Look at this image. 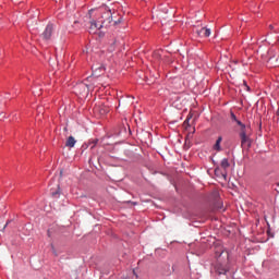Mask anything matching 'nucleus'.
Returning a JSON list of instances; mask_svg holds the SVG:
<instances>
[{"instance_id": "f257e3e1", "label": "nucleus", "mask_w": 279, "mask_h": 279, "mask_svg": "<svg viewBox=\"0 0 279 279\" xmlns=\"http://www.w3.org/2000/svg\"><path fill=\"white\" fill-rule=\"evenodd\" d=\"M250 130L246 128L240 129L238 136L240 137V147L243 149H250L252 147V140L250 138Z\"/></svg>"}, {"instance_id": "f03ea898", "label": "nucleus", "mask_w": 279, "mask_h": 279, "mask_svg": "<svg viewBox=\"0 0 279 279\" xmlns=\"http://www.w3.org/2000/svg\"><path fill=\"white\" fill-rule=\"evenodd\" d=\"M95 23L104 25V26L111 25V23H113V17H112L111 11L107 10L106 12H104L101 17H99V21H95Z\"/></svg>"}, {"instance_id": "7ed1b4c3", "label": "nucleus", "mask_w": 279, "mask_h": 279, "mask_svg": "<svg viewBox=\"0 0 279 279\" xmlns=\"http://www.w3.org/2000/svg\"><path fill=\"white\" fill-rule=\"evenodd\" d=\"M75 89H76V95L83 96V97L88 96V92H90V87L85 83H81L76 85Z\"/></svg>"}, {"instance_id": "20e7f679", "label": "nucleus", "mask_w": 279, "mask_h": 279, "mask_svg": "<svg viewBox=\"0 0 279 279\" xmlns=\"http://www.w3.org/2000/svg\"><path fill=\"white\" fill-rule=\"evenodd\" d=\"M111 26V24H98L97 22H95V20L90 21V27H89V33L90 34H96L99 29L101 28H109Z\"/></svg>"}, {"instance_id": "39448f33", "label": "nucleus", "mask_w": 279, "mask_h": 279, "mask_svg": "<svg viewBox=\"0 0 279 279\" xmlns=\"http://www.w3.org/2000/svg\"><path fill=\"white\" fill-rule=\"evenodd\" d=\"M53 35V24L46 25L44 33H41V39L45 41L51 40V36Z\"/></svg>"}, {"instance_id": "423d86ee", "label": "nucleus", "mask_w": 279, "mask_h": 279, "mask_svg": "<svg viewBox=\"0 0 279 279\" xmlns=\"http://www.w3.org/2000/svg\"><path fill=\"white\" fill-rule=\"evenodd\" d=\"M196 35L201 38L210 37V28L201 27V29L196 31Z\"/></svg>"}, {"instance_id": "0eeeda50", "label": "nucleus", "mask_w": 279, "mask_h": 279, "mask_svg": "<svg viewBox=\"0 0 279 279\" xmlns=\"http://www.w3.org/2000/svg\"><path fill=\"white\" fill-rule=\"evenodd\" d=\"M231 122H234L238 126H240V130H243V129L250 130V128L245 126V124H243V122H240L235 118V114H233V112H231Z\"/></svg>"}, {"instance_id": "6e6552de", "label": "nucleus", "mask_w": 279, "mask_h": 279, "mask_svg": "<svg viewBox=\"0 0 279 279\" xmlns=\"http://www.w3.org/2000/svg\"><path fill=\"white\" fill-rule=\"evenodd\" d=\"M76 145V140L74 136L66 137V142L64 143V147L73 148Z\"/></svg>"}, {"instance_id": "1a4fd4ad", "label": "nucleus", "mask_w": 279, "mask_h": 279, "mask_svg": "<svg viewBox=\"0 0 279 279\" xmlns=\"http://www.w3.org/2000/svg\"><path fill=\"white\" fill-rule=\"evenodd\" d=\"M101 73H104V66L99 65H94L93 66V76L97 77L99 75H101Z\"/></svg>"}, {"instance_id": "9d476101", "label": "nucleus", "mask_w": 279, "mask_h": 279, "mask_svg": "<svg viewBox=\"0 0 279 279\" xmlns=\"http://www.w3.org/2000/svg\"><path fill=\"white\" fill-rule=\"evenodd\" d=\"M219 144H221V136L217 137V141L215 142L213 149H215L216 151H220L221 147L219 146Z\"/></svg>"}, {"instance_id": "9b49d317", "label": "nucleus", "mask_w": 279, "mask_h": 279, "mask_svg": "<svg viewBox=\"0 0 279 279\" xmlns=\"http://www.w3.org/2000/svg\"><path fill=\"white\" fill-rule=\"evenodd\" d=\"M219 167H222V169H225V170L229 169V167H230L229 159H227V158L222 159V162L219 163Z\"/></svg>"}, {"instance_id": "f8f14e48", "label": "nucleus", "mask_w": 279, "mask_h": 279, "mask_svg": "<svg viewBox=\"0 0 279 279\" xmlns=\"http://www.w3.org/2000/svg\"><path fill=\"white\" fill-rule=\"evenodd\" d=\"M216 271H217L218 275L227 274V269L225 267H221V266H217Z\"/></svg>"}, {"instance_id": "ddd939ff", "label": "nucleus", "mask_w": 279, "mask_h": 279, "mask_svg": "<svg viewBox=\"0 0 279 279\" xmlns=\"http://www.w3.org/2000/svg\"><path fill=\"white\" fill-rule=\"evenodd\" d=\"M51 196H53V198L60 197V189L58 187V189H56V191H52Z\"/></svg>"}, {"instance_id": "4468645a", "label": "nucleus", "mask_w": 279, "mask_h": 279, "mask_svg": "<svg viewBox=\"0 0 279 279\" xmlns=\"http://www.w3.org/2000/svg\"><path fill=\"white\" fill-rule=\"evenodd\" d=\"M121 23V19H118V21L113 22V25H119Z\"/></svg>"}, {"instance_id": "2eb2a0df", "label": "nucleus", "mask_w": 279, "mask_h": 279, "mask_svg": "<svg viewBox=\"0 0 279 279\" xmlns=\"http://www.w3.org/2000/svg\"><path fill=\"white\" fill-rule=\"evenodd\" d=\"M243 85L246 87L247 90H250V87L247 86V83L243 81Z\"/></svg>"}, {"instance_id": "dca6fc26", "label": "nucleus", "mask_w": 279, "mask_h": 279, "mask_svg": "<svg viewBox=\"0 0 279 279\" xmlns=\"http://www.w3.org/2000/svg\"><path fill=\"white\" fill-rule=\"evenodd\" d=\"M107 112H109V110H108V109H104V110H101V114H106Z\"/></svg>"}, {"instance_id": "f3484780", "label": "nucleus", "mask_w": 279, "mask_h": 279, "mask_svg": "<svg viewBox=\"0 0 279 279\" xmlns=\"http://www.w3.org/2000/svg\"><path fill=\"white\" fill-rule=\"evenodd\" d=\"M268 28H269L270 31H272V29H274L272 25H269V26H268Z\"/></svg>"}, {"instance_id": "a211bd4d", "label": "nucleus", "mask_w": 279, "mask_h": 279, "mask_svg": "<svg viewBox=\"0 0 279 279\" xmlns=\"http://www.w3.org/2000/svg\"><path fill=\"white\" fill-rule=\"evenodd\" d=\"M38 111L41 112V107L38 108Z\"/></svg>"}, {"instance_id": "6ab92c4d", "label": "nucleus", "mask_w": 279, "mask_h": 279, "mask_svg": "<svg viewBox=\"0 0 279 279\" xmlns=\"http://www.w3.org/2000/svg\"><path fill=\"white\" fill-rule=\"evenodd\" d=\"M110 51H113V48H111Z\"/></svg>"}, {"instance_id": "aec40b11", "label": "nucleus", "mask_w": 279, "mask_h": 279, "mask_svg": "<svg viewBox=\"0 0 279 279\" xmlns=\"http://www.w3.org/2000/svg\"><path fill=\"white\" fill-rule=\"evenodd\" d=\"M277 187H279V183H277Z\"/></svg>"}]
</instances>
